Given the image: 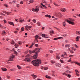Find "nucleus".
Returning a JSON list of instances; mask_svg holds the SVG:
<instances>
[{
  "instance_id": "f257e3e1",
  "label": "nucleus",
  "mask_w": 80,
  "mask_h": 80,
  "mask_svg": "<svg viewBox=\"0 0 80 80\" xmlns=\"http://www.w3.org/2000/svg\"><path fill=\"white\" fill-rule=\"evenodd\" d=\"M32 63L34 66L38 67L39 64H41L42 63V61L41 60L38 59H37V60H33L32 61Z\"/></svg>"
},
{
  "instance_id": "f03ea898",
  "label": "nucleus",
  "mask_w": 80,
  "mask_h": 80,
  "mask_svg": "<svg viewBox=\"0 0 80 80\" xmlns=\"http://www.w3.org/2000/svg\"><path fill=\"white\" fill-rule=\"evenodd\" d=\"M72 18H69V19L66 20V21L67 22H68V23L73 25L74 24H75V23L74 22H72Z\"/></svg>"
},
{
  "instance_id": "7ed1b4c3",
  "label": "nucleus",
  "mask_w": 80,
  "mask_h": 80,
  "mask_svg": "<svg viewBox=\"0 0 80 80\" xmlns=\"http://www.w3.org/2000/svg\"><path fill=\"white\" fill-rule=\"evenodd\" d=\"M40 48H36L34 50V52L36 53H38L40 52Z\"/></svg>"
},
{
  "instance_id": "20e7f679",
  "label": "nucleus",
  "mask_w": 80,
  "mask_h": 80,
  "mask_svg": "<svg viewBox=\"0 0 80 80\" xmlns=\"http://www.w3.org/2000/svg\"><path fill=\"white\" fill-rule=\"evenodd\" d=\"M38 57V53H36L35 54L33 55V56L32 57L34 59H36V58H37Z\"/></svg>"
},
{
  "instance_id": "39448f33",
  "label": "nucleus",
  "mask_w": 80,
  "mask_h": 80,
  "mask_svg": "<svg viewBox=\"0 0 80 80\" xmlns=\"http://www.w3.org/2000/svg\"><path fill=\"white\" fill-rule=\"evenodd\" d=\"M35 42H32V43L31 44V46L29 47V48H32V47H33V45H35Z\"/></svg>"
},
{
  "instance_id": "423d86ee",
  "label": "nucleus",
  "mask_w": 80,
  "mask_h": 80,
  "mask_svg": "<svg viewBox=\"0 0 80 80\" xmlns=\"http://www.w3.org/2000/svg\"><path fill=\"white\" fill-rule=\"evenodd\" d=\"M79 38H80V37L79 36H77L76 37V42H78L79 41Z\"/></svg>"
},
{
  "instance_id": "0eeeda50",
  "label": "nucleus",
  "mask_w": 80,
  "mask_h": 80,
  "mask_svg": "<svg viewBox=\"0 0 80 80\" xmlns=\"http://www.w3.org/2000/svg\"><path fill=\"white\" fill-rule=\"evenodd\" d=\"M24 61H25V62H31V60L30 59V58H25L24 59Z\"/></svg>"
},
{
  "instance_id": "6e6552de",
  "label": "nucleus",
  "mask_w": 80,
  "mask_h": 80,
  "mask_svg": "<svg viewBox=\"0 0 80 80\" xmlns=\"http://www.w3.org/2000/svg\"><path fill=\"white\" fill-rule=\"evenodd\" d=\"M31 76L34 79H35L37 77V76L34 74H32Z\"/></svg>"
},
{
  "instance_id": "1a4fd4ad",
  "label": "nucleus",
  "mask_w": 80,
  "mask_h": 80,
  "mask_svg": "<svg viewBox=\"0 0 80 80\" xmlns=\"http://www.w3.org/2000/svg\"><path fill=\"white\" fill-rule=\"evenodd\" d=\"M61 38H63V37H60L58 38H54L53 40H58V39H61Z\"/></svg>"
},
{
  "instance_id": "9d476101",
  "label": "nucleus",
  "mask_w": 80,
  "mask_h": 80,
  "mask_svg": "<svg viewBox=\"0 0 80 80\" xmlns=\"http://www.w3.org/2000/svg\"><path fill=\"white\" fill-rule=\"evenodd\" d=\"M1 70L2 71H3V72H6V71H7V69L5 68H1Z\"/></svg>"
},
{
  "instance_id": "9b49d317",
  "label": "nucleus",
  "mask_w": 80,
  "mask_h": 80,
  "mask_svg": "<svg viewBox=\"0 0 80 80\" xmlns=\"http://www.w3.org/2000/svg\"><path fill=\"white\" fill-rule=\"evenodd\" d=\"M28 52L31 54L33 53H34V52H35V51L34 50H33L32 51V50H29L28 51Z\"/></svg>"
},
{
  "instance_id": "f8f14e48",
  "label": "nucleus",
  "mask_w": 80,
  "mask_h": 80,
  "mask_svg": "<svg viewBox=\"0 0 80 80\" xmlns=\"http://www.w3.org/2000/svg\"><path fill=\"white\" fill-rule=\"evenodd\" d=\"M55 65L56 66L58 67H61V64H60L59 63H56Z\"/></svg>"
},
{
  "instance_id": "ddd939ff",
  "label": "nucleus",
  "mask_w": 80,
  "mask_h": 80,
  "mask_svg": "<svg viewBox=\"0 0 80 80\" xmlns=\"http://www.w3.org/2000/svg\"><path fill=\"white\" fill-rule=\"evenodd\" d=\"M67 24H66V23L64 21L62 22V25L63 26V27H65L66 26V25Z\"/></svg>"
},
{
  "instance_id": "4468645a",
  "label": "nucleus",
  "mask_w": 80,
  "mask_h": 80,
  "mask_svg": "<svg viewBox=\"0 0 80 80\" xmlns=\"http://www.w3.org/2000/svg\"><path fill=\"white\" fill-rule=\"evenodd\" d=\"M8 23L10 24V25H13L14 26V24L12 22H8Z\"/></svg>"
},
{
  "instance_id": "2eb2a0df",
  "label": "nucleus",
  "mask_w": 80,
  "mask_h": 80,
  "mask_svg": "<svg viewBox=\"0 0 80 80\" xmlns=\"http://www.w3.org/2000/svg\"><path fill=\"white\" fill-rule=\"evenodd\" d=\"M37 7H38V6H36L35 9V11L36 12H38V11H39V8H38Z\"/></svg>"
},
{
  "instance_id": "dca6fc26",
  "label": "nucleus",
  "mask_w": 80,
  "mask_h": 80,
  "mask_svg": "<svg viewBox=\"0 0 80 80\" xmlns=\"http://www.w3.org/2000/svg\"><path fill=\"white\" fill-rule=\"evenodd\" d=\"M32 27V26H28V25L26 26V28H31Z\"/></svg>"
},
{
  "instance_id": "f3484780",
  "label": "nucleus",
  "mask_w": 80,
  "mask_h": 80,
  "mask_svg": "<svg viewBox=\"0 0 80 80\" xmlns=\"http://www.w3.org/2000/svg\"><path fill=\"white\" fill-rule=\"evenodd\" d=\"M45 17H48V18H51V16L48 15V14H47L45 15Z\"/></svg>"
},
{
  "instance_id": "a211bd4d",
  "label": "nucleus",
  "mask_w": 80,
  "mask_h": 80,
  "mask_svg": "<svg viewBox=\"0 0 80 80\" xmlns=\"http://www.w3.org/2000/svg\"><path fill=\"white\" fill-rule=\"evenodd\" d=\"M65 47L66 48H69L70 47V44H68V45H65Z\"/></svg>"
},
{
  "instance_id": "6ab92c4d",
  "label": "nucleus",
  "mask_w": 80,
  "mask_h": 80,
  "mask_svg": "<svg viewBox=\"0 0 80 80\" xmlns=\"http://www.w3.org/2000/svg\"><path fill=\"white\" fill-rule=\"evenodd\" d=\"M15 47L16 48H18V47L19 46L16 43L14 45Z\"/></svg>"
},
{
  "instance_id": "aec40b11",
  "label": "nucleus",
  "mask_w": 80,
  "mask_h": 80,
  "mask_svg": "<svg viewBox=\"0 0 80 80\" xmlns=\"http://www.w3.org/2000/svg\"><path fill=\"white\" fill-rule=\"evenodd\" d=\"M29 2H30V3H32L34 2V1L33 0H29Z\"/></svg>"
},
{
  "instance_id": "412c9836",
  "label": "nucleus",
  "mask_w": 80,
  "mask_h": 80,
  "mask_svg": "<svg viewBox=\"0 0 80 80\" xmlns=\"http://www.w3.org/2000/svg\"><path fill=\"white\" fill-rule=\"evenodd\" d=\"M75 63L78 65H79V66H80V63H78V62H74Z\"/></svg>"
},
{
  "instance_id": "4be33fe9",
  "label": "nucleus",
  "mask_w": 80,
  "mask_h": 80,
  "mask_svg": "<svg viewBox=\"0 0 80 80\" xmlns=\"http://www.w3.org/2000/svg\"><path fill=\"white\" fill-rule=\"evenodd\" d=\"M46 78H49L50 79L51 78L49 76H48V75H46Z\"/></svg>"
},
{
  "instance_id": "5701e85b",
  "label": "nucleus",
  "mask_w": 80,
  "mask_h": 80,
  "mask_svg": "<svg viewBox=\"0 0 80 80\" xmlns=\"http://www.w3.org/2000/svg\"><path fill=\"white\" fill-rule=\"evenodd\" d=\"M18 43L19 44V45H22V42L19 41L18 42Z\"/></svg>"
},
{
  "instance_id": "b1692460",
  "label": "nucleus",
  "mask_w": 80,
  "mask_h": 80,
  "mask_svg": "<svg viewBox=\"0 0 80 80\" xmlns=\"http://www.w3.org/2000/svg\"><path fill=\"white\" fill-rule=\"evenodd\" d=\"M66 10V9L63 8L61 10V11H62V12H65Z\"/></svg>"
},
{
  "instance_id": "393cba45",
  "label": "nucleus",
  "mask_w": 80,
  "mask_h": 80,
  "mask_svg": "<svg viewBox=\"0 0 80 80\" xmlns=\"http://www.w3.org/2000/svg\"><path fill=\"white\" fill-rule=\"evenodd\" d=\"M25 57L27 58H28V57H30V55L29 54H28Z\"/></svg>"
},
{
  "instance_id": "a878e982",
  "label": "nucleus",
  "mask_w": 80,
  "mask_h": 80,
  "mask_svg": "<svg viewBox=\"0 0 80 80\" xmlns=\"http://www.w3.org/2000/svg\"><path fill=\"white\" fill-rule=\"evenodd\" d=\"M56 58H57V59H59L60 58V56H59L57 55V56Z\"/></svg>"
},
{
  "instance_id": "bb28decb",
  "label": "nucleus",
  "mask_w": 80,
  "mask_h": 80,
  "mask_svg": "<svg viewBox=\"0 0 80 80\" xmlns=\"http://www.w3.org/2000/svg\"><path fill=\"white\" fill-rule=\"evenodd\" d=\"M10 70H11V71H15V70H16V69L15 68H12Z\"/></svg>"
},
{
  "instance_id": "cd10ccee",
  "label": "nucleus",
  "mask_w": 80,
  "mask_h": 80,
  "mask_svg": "<svg viewBox=\"0 0 80 80\" xmlns=\"http://www.w3.org/2000/svg\"><path fill=\"white\" fill-rule=\"evenodd\" d=\"M11 43L12 45H13V44H15V42H14V41H13V40H12V42H11Z\"/></svg>"
},
{
  "instance_id": "c85d7f7f",
  "label": "nucleus",
  "mask_w": 80,
  "mask_h": 80,
  "mask_svg": "<svg viewBox=\"0 0 80 80\" xmlns=\"http://www.w3.org/2000/svg\"><path fill=\"white\" fill-rule=\"evenodd\" d=\"M17 67H18L19 70H20V69H21V67H20V66L18 65H17Z\"/></svg>"
},
{
  "instance_id": "c756f323",
  "label": "nucleus",
  "mask_w": 80,
  "mask_h": 80,
  "mask_svg": "<svg viewBox=\"0 0 80 80\" xmlns=\"http://www.w3.org/2000/svg\"><path fill=\"white\" fill-rule=\"evenodd\" d=\"M76 34H78H78H80V31H77L76 32Z\"/></svg>"
},
{
  "instance_id": "7c9ffc66",
  "label": "nucleus",
  "mask_w": 80,
  "mask_h": 80,
  "mask_svg": "<svg viewBox=\"0 0 80 80\" xmlns=\"http://www.w3.org/2000/svg\"><path fill=\"white\" fill-rule=\"evenodd\" d=\"M58 15H59V16H60V17H62V16H63L62 15V14H61L59 12L58 14Z\"/></svg>"
},
{
  "instance_id": "2f4dec72",
  "label": "nucleus",
  "mask_w": 80,
  "mask_h": 80,
  "mask_svg": "<svg viewBox=\"0 0 80 80\" xmlns=\"http://www.w3.org/2000/svg\"><path fill=\"white\" fill-rule=\"evenodd\" d=\"M39 37L38 36V35H36L35 36V38L36 39V40H38V38Z\"/></svg>"
},
{
  "instance_id": "473e14b6",
  "label": "nucleus",
  "mask_w": 80,
  "mask_h": 80,
  "mask_svg": "<svg viewBox=\"0 0 80 80\" xmlns=\"http://www.w3.org/2000/svg\"><path fill=\"white\" fill-rule=\"evenodd\" d=\"M60 62H61V63H64L63 60H62V59H60Z\"/></svg>"
},
{
  "instance_id": "72a5a7b5",
  "label": "nucleus",
  "mask_w": 80,
  "mask_h": 80,
  "mask_svg": "<svg viewBox=\"0 0 80 80\" xmlns=\"http://www.w3.org/2000/svg\"><path fill=\"white\" fill-rule=\"evenodd\" d=\"M66 72H67V73H72V72L69 70L66 71Z\"/></svg>"
},
{
  "instance_id": "f704fd0d",
  "label": "nucleus",
  "mask_w": 80,
  "mask_h": 80,
  "mask_svg": "<svg viewBox=\"0 0 80 80\" xmlns=\"http://www.w3.org/2000/svg\"><path fill=\"white\" fill-rule=\"evenodd\" d=\"M53 4L54 5H55V6H59V5H58L56 3H55V2H54L53 3Z\"/></svg>"
},
{
  "instance_id": "c9c22d12",
  "label": "nucleus",
  "mask_w": 80,
  "mask_h": 80,
  "mask_svg": "<svg viewBox=\"0 0 80 80\" xmlns=\"http://www.w3.org/2000/svg\"><path fill=\"white\" fill-rule=\"evenodd\" d=\"M37 25L39 26H40L41 25V24L40 23V22H37Z\"/></svg>"
},
{
  "instance_id": "e433bc0d",
  "label": "nucleus",
  "mask_w": 80,
  "mask_h": 80,
  "mask_svg": "<svg viewBox=\"0 0 80 80\" xmlns=\"http://www.w3.org/2000/svg\"><path fill=\"white\" fill-rule=\"evenodd\" d=\"M42 37H43H43H44V38H45V35L43 34H42Z\"/></svg>"
},
{
  "instance_id": "4c0bfd02",
  "label": "nucleus",
  "mask_w": 80,
  "mask_h": 80,
  "mask_svg": "<svg viewBox=\"0 0 80 80\" xmlns=\"http://www.w3.org/2000/svg\"><path fill=\"white\" fill-rule=\"evenodd\" d=\"M51 63H52L53 64V63H55V62L53 60H52L51 61Z\"/></svg>"
},
{
  "instance_id": "58836bf2",
  "label": "nucleus",
  "mask_w": 80,
  "mask_h": 80,
  "mask_svg": "<svg viewBox=\"0 0 80 80\" xmlns=\"http://www.w3.org/2000/svg\"><path fill=\"white\" fill-rule=\"evenodd\" d=\"M14 58V56H13V55L10 58V59H12Z\"/></svg>"
},
{
  "instance_id": "ea45409f",
  "label": "nucleus",
  "mask_w": 80,
  "mask_h": 80,
  "mask_svg": "<svg viewBox=\"0 0 80 80\" xmlns=\"http://www.w3.org/2000/svg\"><path fill=\"white\" fill-rule=\"evenodd\" d=\"M4 6H6V7H8V5H7V4H4Z\"/></svg>"
},
{
  "instance_id": "a19ab883",
  "label": "nucleus",
  "mask_w": 80,
  "mask_h": 80,
  "mask_svg": "<svg viewBox=\"0 0 80 80\" xmlns=\"http://www.w3.org/2000/svg\"><path fill=\"white\" fill-rule=\"evenodd\" d=\"M50 33H52V34H53V33H54V31H53V30L51 31H50Z\"/></svg>"
},
{
  "instance_id": "79ce46f5",
  "label": "nucleus",
  "mask_w": 80,
  "mask_h": 80,
  "mask_svg": "<svg viewBox=\"0 0 80 80\" xmlns=\"http://www.w3.org/2000/svg\"><path fill=\"white\" fill-rule=\"evenodd\" d=\"M24 21V19H22H22L19 21V22H21V23H22V22H23Z\"/></svg>"
},
{
  "instance_id": "37998d69",
  "label": "nucleus",
  "mask_w": 80,
  "mask_h": 80,
  "mask_svg": "<svg viewBox=\"0 0 80 80\" xmlns=\"http://www.w3.org/2000/svg\"><path fill=\"white\" fill-rule=\"evenodd\" d=\"M68 77V78H70L71 77V75L70 74H68L67 76Z\"/></svg>"
},
{
  "instance_id": "c03bdc74",
  "label": "nucleus",
  "mask_w": 80,
  "mask_h": 80,
  "mask_svg": "<svg viewBox=\"0 0 80 80\" xmlns=\"http://www.w3.org/2000/svg\"><path fill=\"white\" fill-rule=\"evenodd\" d=\"M74 46L76 47V48H78V46L77 44H74Z\"/></svg>"
},
{
  "instance_id": "a18cd8bd",
  "label": "nucleus",
  "mask_w": 80,
  "mask_h": 80,
  "mask_svg": "<svg viewBox=\"0 0 80 80\" xmlns=\"http://www.w3.org/2000/svg\"><path fill=\"white\" fill-rule=\"evenodd\" d=\"M32 22H34V23H36V20L34 19L32 20Z\"/></svg>"
},
{
  "instance_id": "49530a36",
  "label": "nucleus",
  "mask_w": 80,
  "mask_h": 80,
  "mask_svg": "<svg viewBox=\"0 0 80 80\" xmlns=\"http://www.w3.org/2000/svg\"><path fill=\"white\" fill-rule=\"evenodd\" d=\"M0 15H4V16H5V14H4L2 12H0Z\"/></svg>"
},
{
  "instance_id": "de8ad7c7",
  "label": "nucleus",
  "mask_w": 80,
  "mask_h": 80,
  "mask_svg": "<svg viewBox=\"0 0 80 80\" xmlns=\"http://www.w3.org/2000/svg\"><path fill=\"white\" fill-rule=\"evenodd\" d=\"M75 72H76V73H78L79 72H78V70H75Z\"/></svg>"
},
{
  "instance_id": "09e8293b",
  "label": "nucleus",
  "mask_w": 80,
  "mask_h": 80,
  "mask_svg": "<svg viewBox=\"0 0 80 80\" xmlns=\"http://www.w3.org/2000/svg\"><path fill=\"white\" fill-rule=\"evenodd\" d=\"M48 69V67H45L44 68V69L45 70H47Z\"/></svg>"
},
{
  "instance_id": "8fccbe9b",
  "label": "nucleus",
  "mask_w": 80,
  "mask_h": 80,
  "mask_svg": "<svg viewBox=\"0 0 80 80\" xmlns=\"http://www.w3.org/2000/svg\"><path fill=\"white\" fill-rule=\"evenodd\" d=\"M21 30L22 31V32H23L24 31V28H23V27H22V28Z\"/></svg>"
},
{
  "instance_id": "3c124183",
  "label": "nucleus",
  "mask_w": 80,
  "mask_h": 80,
  "mask_svg": "<svg viewBox=\"0 0 80 80\" xmlns=\"http://www.w3.org/2000/svg\"><path fill=\"white\" fill-rule=\"evenodd\" d=\"M3 22H4V23H6L7 22L6 20H5V19L3 20Z\"/></svg>"
},
{
  "instance_id": "603ef678",
  "label": "nucleus",
  "mask_w": 80,
  "mask_h": 80,
  "mask_svg": "<svg viewBox=\"0 0 80 80\" xmlns=\"http://www.w3.org/2000/svg\"><path fill=\"white\" fill-rule=\"evenodd\" d=\"M70 52L71 53H74V52H73V50H71Z\"/></svg>"
},
{
  "instance_id": "864d4df0",
  "label": "nucleus",
  "mask_w": 80,
  "mask_h": 80,
  "mask_svg": "<svg viewBox=\"0 0 80 80\" xmlns=\"http://www.w3.org/2000/svg\"><path fill=\"white\" fill-rule=\"evenodd\" d=\"M42 7H44V8H46V9H47V7H46V6H45V5H43Z\"/></svg>"
},
{
  "instance_id": "5fc2aeb1",
  "label": "nucleus",
  "mask_w": 80,
  "mask_h": 80,
  "mask_svg": "<svg viewBox=\"0 0 80 80\" xmlns=\"http://www.w3.org/2000/svg\"><path fill=\"white\" fill-rule=\"evenodd\" d=\"M28 50H27V51H26L24 52V53H26V54H27V53H28Z\"/></svg>"
},
{
  "instance_id": "6e6d98bb",
  "label": "nucleus",
  "mask_w": 80,
  "mask_h": 80,
  "mask_svg": "<svg viewBox=\"0 0 80 80\" xmlns=\"http://www.w3.org/2000/svg\"><path fill=\"white\" fill-rule=\"evenodd\" d=\"M16 6H17V7H20V5L18 4H17L16 5Z\"/></svg>"
},
{
  "instance_id": "4d7b16f0",
  "label": "nucleus",
  "mask_w": 80,
  "mask_h": 80,
  "mask_svg": "<svg viewBox=\"0 0 80 80\" xmlns=\"http://www.w3.org/2000/svg\"><path fill=\"white\" fill-rule=\"evenodd\" d=\"M5 33H6V32H5V31H2V34H5Z\"/></svg>"
},
{
  "instance_id": "13d9d810",
  "label": "nucleus",
  "mask_w": 80,
  "mask_h": 80,
  "mask_svg": "<svg viewBox=\"0 0 80 80\" xmlns=\"http://www.w3.org/2000/svg\"><path fill=\"white\" fill-rule=\"evenodd\" d=\"M71 58H70L68 60V62H71Z\"/></svg>"
},
{
  "instance_id": "bf43d9fd",
  "label": "nucleus",
  "mask_w": 80,
  "mask_h": 80,
  "mask_svg": "<svg viewBox=\"0 0 80 80\" xmlns=\"http://www.w3.org/2000/svg\"><path fill=\"white\" fill-rule=\"evenodd\" d=\"M32 11L33 12H35V9L34 8H33L32 9Z\"/></svg>"
},
{
  "instance_id": "052dcab7",
  "label": "nucleus",
  "mask_w": 80,
  "mask_h": 80,
  "mask_svg": "<svg viewBox=\"0 0 80 80\" xmlns=\"http://www.w3.org/2000/svg\"><path fill=\"white\" fill-rule=\"evenodd\" d=\"M64 56H65V55L64 54H62L61 55V57H64Z\"/></svg>"
},
{
  "instance_id": "680f3d73",
  "label": "nucleus",
  "mask_w": 80,
  "mask_h": 80,
  "mask_svg": "<svg viewBox=\"0 0 80 80\" xmlns=\"http://www.w3.org/2000/svg\"><path fill=\"white\" fill-rule=\"evenodd\" d=\"M12 2L13 3H15V2H16V0H13V1H12Z\"/></svg>"
},
{
  "instance_id": "e2e57ef3",
  "label": "nucleus",
  "mask_w": 80,
  "mask_h": 80,
  "mask_svg": "<svg viewBox=\"0 0 80 80\" xmlns=\"http://www.w3.org/2000/svg\"><path fill=\"white\" fill-rule=\"evenodd\" d=\"M50 53H53V51H52V50H51L50 51Z\"/></svg>"
},
{
  "instance_id": "0e129e2a",
  "label": "nucleus",
  "mask_w": 80,
  "mask_h": 80,
  "mask_svg": "<svg viewBox=\"0 0 80 80\" xmlns=\"http://www.w3.org/2000/svg\"><path fill=\"white\" fill-rule=\"evenodd\" d=\"M8 61H8V60L6 61V62H7V63H10V62H9Z\"/></svg>"
},
{
  "instance_id": "69168bd1",
  "label": "nucleus",
  "mask_w": 80,
  "mask_h": 80,
  "mask_svg": "<svg viewBox=\"0 0 80 80\" xmlns=\"http://www.w3.org/2000/svg\"><path fill=\"white\" fill-rule=\"evenodd\" d=\"M63 53L65 55H67V54L66 53V52H64Z\"/></svg>"
},
{
  "instance_id": "338daca9",
  "label": "nucleus",
  "mask_w": 80,
  "mask_h": 80,
  "mask_svg": "<svg viewBox=\"0 0 80 80\" xmlns=\"http://www.w3.org/2000/svg\"><path fill=\"white\" fill-rule=\"evenodd\" d=\"M8 61H14L13 59H8Z\"/></svg>"
},
{
  "instance_id": "774afa93",
  "label": "nucleus",
  "mask_w": 80,
  "mask_h": 80,
  "mask_svg": "<svg viewBox=\"0 0 80 80\" xmlns=\"http://www.w3.org/2000/svg\"><path fill=\"white\" fill-rule=\"evenodd\" d=\"M31 21V19H29V20H28V22H30V21Z\"/></svg>"
}]
</instances>
